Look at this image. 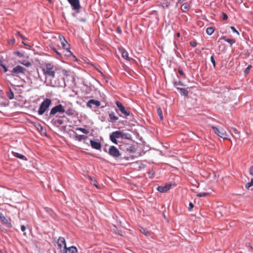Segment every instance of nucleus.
Returning a JSON list of instances; mask_svg holds the SVG:
<instances>
[{
  "instance_id": "nucleus-48",
  "label": "nucleus",
  "mask_w": 253,
  "mask_h": 253,
  "mask_svg": "<svg viewBox=\"0 0 253 253\" xmlns=\"http://www.w3.org/2000/svg\"><path fill=\"white\" fill-rule=\"evenodd\" d=\"M180 33H177V36L178 37H180Z\"/></svg>"
},
{
  "instance_id": "nucleus-43",
  "label": "nucleus",
  "mask_w": 253,
  "mask_h": 253,
  "mask_svg": "<svg viewBox=\"0 0 253 253\" xmlns=\"http://www.w3.org/2000/svg\"><path fill=\"white\" fill-rule=\"evenodd\" d=\"M253 166H251L250 168V174L252 175H253Z\"/></svg>"
},
{
  "instance_id": "nucleus-15",
  "label": "nucleus",
  "mask_w": 253,
  "mask_h": 253,
  "mask_svg": "<svg viewBox=\"0 0 253 253\" xmlns=\"http://www.w3.org/2000/svg\"><path fill=\"white\" fill-rule=\"evenodd\" d=\"M65 251L63 253H75L77 252V248L74 246H72L69 248H64Z\"/></svg>"
},
{
  "instance_id": "nucleus-29",
  "label": "nucleus",
  "mask_w": 253,
  "mask_h": 253,
  "mask_svg": "<svg viewBox=\"0 0 253 253\" xmlns=\"http://www.w3.org/2000/svg\"><path fill=\"white\" fill-rule=\"evenodd\" d=\"M157 113L160 117V119L161 120H163V112H162V109L160 108H158L157 109Z\"/></svg>"
},
{
  "instance_id": "nucleus-3",
  "label": "nucleus",
  "mask_w": 253,
  "mask_h": 253,
  "mask_svg": "<svg viewBox=\"0 0 253 253\" xmlns=\"http://www.w3.org/2000/svg\"><path fill=\"white\" fill-rule=\"evenodd\" d=\"M51 104V100L49 98H46L40 104V107L38 111L39 115H42L49 108Z\"/></svg>"
},
{
  "instance_id": "nucleus-31",
  "label": "nucleus",
  "mask_w": 253,
  "mask_h": 253,
  "mask_svg": "<svg viewBox=\"0 0 253 253\" xmlns=\"http://www.w3.org/2000/svg\"><path fill=\"white\" fill-rule=\"evenodd\" d=\"M20 63L27 67H30L32 65L31 62L26 61H23Z\"/></svg>"
},
{
  "instance_id": "nucleus-20",
  "label": "nucleus",
  "mask_w": 253,
  "mask_h": 253,
  "mask_svg": "<svg viewBox=\"0 0 253 253\" xmlns=\"http://www.w3.org/2000/svg\"><path fill=\"white\" fill-rule=\"evenodd\" d=\"M224 40L225 41L228 42L230 45H232L235 42V41L234 39H227L225 37H221L219 41Z\"/></svg>"
},
{
  "instance_id": "nucleus-4",
  "label": "nucleus",
  "mask_w": 253,
  "mask_h": 253,
  "mask_svg": "<svg viewBox=\"0 0 253 253\" xmlns=\"http://www.w3.org/2000/svg\"><path fill=\"white\" fill-rule=\"evenodd\" d=\"M26 69L20 65H17L15 67L9 70V72L13 76L20 77L25 75Z\"/></svg>"
},
{
  "instance_id": "nucleus-9",
  "label": "nucleus",
  "mask_w": 253,
  "mask_h": 253,
  "mask_svg": "<svg viewBox=\"0 0 253 253\" xmlns=\"http://www.w3.org/2000/svg\"><path fill=\"white\" fill-rule=\"evenodd\" d=\"M74 10H79L80 7L79 0H67Z\"/></svg>"
},
{
  "instance_id": "nucleus-16",
  "label": "nucleus",
  "mask_w": 253,
  "mask_h": 253,
  "mask_svg": "<svg viewBox=\"0 0 253 253\" xmlns=\"http://www.w3.org/2000/svg\"><path fill=\"white\" fill-rule=\"evenodd\" d=\"M121 53L122 54V57L126 59L127 61H130L131 60V58L128 56V52L124 49L122 48L120 49Z\"/></svg>"
},
{
  "instance_id": "nucleus-35",
  "label": "nucleus",
  "mask_w": 253,
  "mask_h": 253,
  "mask_svg": "<svg viewBox=\"0 0 253 253\" xmlns=\"http://www.w3.org/2000/svg\"><path fill=\"white\" fill-rule=\"evenodd\" d=\"M211 61L213 67H215L216 66V63H215V61L214 58L213 57V56H211Z\"/></svg>"
},
{
  "instance_id": "nucleus-22",
  "label": "nucleus",
  "mask_w": 253,
  "mask_h": 253,
  "mask_svg": "<svg viewBox=\"0 0 253 253\" xmlns=\"http://www.w3.org/2000/svg\"><path fill=\"white\" fill-rule=\"evenodd\" d=\"M12 153L14 156H15L18 158H19V159H22V160H26L25 156H24L23 155H22L21 154H19L17 152H12Z\"/></svg>"
},
{
  "instance_id": "nucleus-36",
  "label": "nucleus",
  "mask_w": 253,
  "mask_h": 253,
  "mask_svg": "<svg viewBox=\"0 0 253 253\" xmlns=\"http://www.w3.org/2000/svg\"><path fill=\"white\" fill-rule=\"evenodd\" d=\"M1 66L3 68V71H4V73H6L7 72H9V69H8L4 65L1 64Z\"/></svg>"
},
{
  "instance_id": "nucleus-40",
  "label": "nucleus",
  "mask_w": 253,
  "mask_h": 253,
  "mask_svg": "<svg viewBox=\"0 0 253 253\" xmlns=\"http://www.w3.org/2000/svg\"><path fill=\"white\" fill-rule=\"evenodd\" d=\"M231 29L232 30L233 32L236 33L238 35H239V33L236 30V29H235V28L234 27H233V26L231 27Z\"/></svg>"
},
{
  "instance_id": "nucleus-17",
  "label": "nucleus",
  "mask_w": 253,
  "mask_h": 253,
  "mask_svg": "<svg viewBox=\"0 0 253 253\" xmlns=\"http://www.w3.org/2000/svg\"><path fill=\"white\" fill-rule=\"evenodd\" d=\"M58 246L61 248L62 247L66 248V244L65 242V239L63 237H59L58 240Z\"/></svg>"
},
{
  "instance_id": "nucleus-19",
  "label": "nucleus",
  "mask_w": 253,
  "mask_h": 253,
  "mask_svg": "<svg viewBox=\"0 0 253 253\" xmlns=\"http://www.w3.org/2000/svg\"><path fill=\"white\" fill-rule=\"evenodd\" d=\"M64 113L69 116H71L74 115L75 111L72 107H69L67 109L65 108Z\"/></svg>"
},
{
  "instance_id": "nucleus-47",
  "label": "nucleus",
  "mask_w": 253,
  "mask_h": 253,
  "mask_svg": "<svg viewBox=\"0 0 253 253\" xmlns=\"http://www.w3.org/2000/svg\"><path fill=\"white\" fill-rule=\"evenodd\" d=\"M17 35L19 36V37H21V34L19 33V32H17Z\"/></svg>"
},
{
  "instance_id": "nucleus-5",
  "label": "nucleus",
  "mask_w": 253,
  "mask_h": 253,
  "mask_svg": "<svg viewBox=\"0 0 253 253\" xmlns=\"http://www.w3.org/2000/svg\"><path fill=\"white\" fill-rule=\"evenodd\" d=\"M211 128L213 129L215 134L217 136L223 139L227 138L228 134L224 128L221 127H217L214 126H212Z\"/></svg>"
},
{
  "instance_id": "nucleus-46",
  "label": "nucleus",
  "mask_w": 253,
  "mask_h": 253,
  "mask_svg": "<svg viewBox=\"0 0 253 253\" xmlns=\"http://www.w3.org/2000/svg\"><path fill=\"white\" fill-rule=\"evenodd\" d=\"M62 122H62V121H61V120H58V124H59L60 125L62 124Z\"/></svg>"
},
{
  "instance_id": "nucleus-32",
  "label": "nucleus",
  "mask_w": 253,
  "mask_h": 253,
  "mask_svg": "<svg viewBox=\"0 0 253 253\" xmlns=\"http://www.w3.org/2000/svg\"><path fill=\"white\" fill-rule=\"evenodd\" d=\"M26 229V227L25 225H21V231H22V232H24V233H23V235H24V236H25V237H26V236H27L26 233V232H25V231Z\"/></svg>"
},
{
  "instance_id": "nucleus-33",
  "label": "nucleus",
  "mask_w": 253,
  "mask_h": 253,
  "mask_svg": "<svg viewBox=\"0 0 253 253\" xmlns=\"http://www.w3.org/2000/svg\"><path fill=\"white\" fill-rule=\"evenodd\" d=\"M208 195V193H206V192H204V193H199L197 195V196L199 197H205L207 195Z\"/></svg>"
},
{
  "instance_id": "nucleus-45",
  "label": "nucleus",
  "mask_w": 253,
  "mask_h": 253,
  "mask_svg": "<svg viewBox=\"0 0 253 253\" xmlns=\"http://www.w3.org/2000/svg\"><path fill=\"white\" fill-rule=\"evenodd\" d=\"M62 37H63L62 36H59V38L60 39V41L61 42H62V41H63V39L62 38Z\"/></svg>"
},
{
  "instance_id": "nucleus-18",
  "label": "nucleus",
  "mask_w": 253,
  "mask_h": 253,
  "mask_svg": "<svg viewBox=\"0 0 253 253\" xmlns=\"http://www.w3.org/2000/svg\"><path fill=\"white\" fill-rule=\"evenodd\" d=\"M62 38L63 39V41H62V42H61L62 46L63 48L66 50L67 51H69L70 52V51L69 50V44L68 43L64 37H62Z\"/></svg>"
},
{
  "instance_id": "nucleus-30",
  "label": "nucleus",
  "mask_w": 253,
  "mask_h": 253,
  "mask_svg": "<svg viewBox=\"0 0 253 253\" xmlns=\"http://www.w3.org/2000/svg\"><path fill=\"white\" fill-rule=\"evenodd\" d=\"M253 185V178H252L250 182L246 184L245 187L247 189H249Z\"/></svg>"
},
{
  "instance_id": "nucleus-42",
  "label": "nucleus",
  "mask_w": 253,
  "mask_h": 253,
  "mask_svg": "<svg viewBox=\"0 0 253 253\" xmlns=\"http://www.w3.org/2000/svg\"><path fill=\"white\" fill-rule=\"evenodd\" d=\"M169 3L168 2L162 3V4H161L162 6H163L164 7H166V6H168L169 5Z\"/></svg>"
},
{
  "instance_id": "nucleus-23",
  "label": "nucleus",
  "mask_w": 253,
  "mask_h": 253,
  "mask_svg": "<svg viewBox=\"0 0 253 253\" xmlns=\"http://www.w3.org/2000/svg\"><path fill=\"white\" fill-rule=\"evenodd\" d=\"M189 8V5L187 3H184L181 6V9L183 11L188 10Z\"/></svg>"
},
{
  "instance_id": "nucleus-34",
  "label": "nucleus",
  "mask_w": 253,
  "mask_h": 253,
  "mask_svg": "<svg viewBox=\"0 0 253 253\" xmlns=\"http://www.w3.org/2000/svg\"><path fill=\"white\" fill-rule=\"evenodd\" d=\"M221 17L223 20H226L228 19L227 15L224 12L222 13Z\"/></svg>"
},
{
  "instance_id": "nucleus-12",
  "label": "nucleus",
  "mask_w": 253,
  "mask_h": 253,
  "mask_svg": "<svg viewBox=\"0 0 253 253\" xmlns=\"http://www.w3.org/2000/svg\"><path fill=\"white\" fill-rule=\"evenodd\" d=\"M90 143L92 148L96 150H100L101 149V145L100 142L93 140H90Z\"/></svg>"
},
{
  "instance_id": "nucleus-10",
  "label": "nucleus",
  "mask_w": 253,
  "mask_h": 253,
  "mask_svg": "<svg viewBox=\"0 0 253 253\" xmlns=\"http://www.w3.org/2000/svg\"><path fill=\"white\" fill-rule=\"evenodd\" d=\"M171 187V184H167L165 186H158L157 188V189L158 191L161 193H165L167 192L170 189Z\"/></svg>"
},
{
  "instance_id": "nucleus-41",
  "label": "nucleus",
  "mask_w": 253,
  "mask_h": 253,
  "mask_svg": "<svg viewBox=\"0 0 253 253\" xmlns=\"http://www.w3.org/2000/svg\"><path fill=\"white\" fill-rule=\"evenodd\" d=\"M193 207H194L193 204L192 203H190L189 204L188 210L189 211H191L192 208H193Z\"/></svg>"
},
{
  "instance_id": "nucleus-7",
  "label": "nucleus",
  "mask_w": 253,
  "mask_h": 253,
  "mask_svg": "<svg viewBox=\"0 0 253 253\" xmlns=\"http://www.w3.org/2000/svg\"><path fill=\"white\" fill-rule=\"evenodd\" d=\"M108 153L111 156L115 158L121 156L119 150L114 146H111L109 147Z\"/></svg>"
},
{
  "instance_id": "nucleus-28",
  "label": "nucleus",
  "mask_w": 253,
  "mask_h": 253,
  "mask_svg": "<svg viewBox=\"0 0 253 253\" xmlns=\"http://www.w3.org/2000/svg\"><path fill=\"white\" fill-rule=\"evenodd\" d=\"M76 129L81 131L82 133H83L85 134H87L89 133L88 130H87L85 128H84L78 127Z\"/></svg>"
},
{
  "instance_id": "nucleus-6",
  "label": "nucleus",
  "mask_w": 253,
  "mask_h": 253,
  "mask_svg": "<svg viewBox=\"0 0 253 253\" xmlns=\"http://www.w3.org/2000/svg\"><path fill=\"white\" fill-rule=\"evenodd\" d=\"M65 108L61 104H58L54 107H53L49 113V115L50 116H54L56 113H59L60 114H62L64 113Z\"/></svg>"
},
{
  "instance_id": "nucleus-27",
  "label": "nucleus",
  "mask_w": 253,
  "mask_h": 253,
  "mask_svg": "<svg viewBox=\"0 0 253 253\" xmlns=\"http://www.w3.org/2000/svg\"><path fill=\"white\" fill-rule=\"evenodd\" d=\"M179 90L180 91V93L182 95H183L184 96H187L188 94V91L187 89L183 88H179Z\"/></svg>"
},
{
  "instance_id": "nucleus-39",
  "label": "nucleus",
  "mask_w": 253,
  "mask_h": 253,
  "mask_svg": "<svg viewBox=\"0 0 253 253\" xmlns=\"http://www.w3.org/2000/svg\"><path fill=\"white\" fill-rule=\"evenodd\" d=\"M190 44L193 47H195L197 45V42H195V41H191L190 42Z\"/></svg>"
},
{
  "instance_id": "nucleus-50",
  "label": "nucleus",
  "mask_w": 253,
  "mask_h": 253,
  "mask_svg": "<svg viewBox=\"0 0 253 253\" xmlns=\"http://www.w3.org/2000/svg\"><path fill=\"white\" fill-rule=\"evenodd\" d=\"M93 184L95 186V187H97V185L95 183H94Z\"/></svg>"
},
{
  "instance_id": "nucleus-13",
  "label": "nucleus",
  "mask_w": 253,
  "mask_h": 253,
  "mask_svg": "<svg viewBox=\"0 0 253 253\" xmlns=\"http://www.w3.org/2000/svg\"><path fill=\"white\" fill-rule=\"evenodd\" d=\"M0 219L4 224H6L7 227H11L12 226L11 223L9 222L8 219H7L1 212H0Z\"/></svg>"
},
{
  "instance_id": "nucleus-44",
  "label": "nucleus",
  "mask_w": 253,
  "mask_h": 253,
  "mask_svg": "<svg viewBox=\"0 0 253 253\" xmlns=\"http://www.w3.org/2000/svg\"><path fill=\"white\" fill-rule=\"evenodd\" d=\"M178 73H179L180 75H184V72H183V71L182 70H181V69H178Z\"/></svg>"
},
{
  "instance_id": "nucleus-2",
  "label": "nucleus",
  "mask_w": 253,
  "mask_h": 253,
  "mask_svg": "<svg viewBox=\"0 0 253 253\" xmlns=\"http://www.w3.org/2000/svg\"><path fill=\"white\" fill-rule=\"evenodd\" d=\"M131 139V135L124 131H115L110 134V139L114 144H118L117 139Z\"/></svg>"
},
{
  "instance_id": "nucleus-8",
  "label": "nucleus",
  "mask_w": 253,
  "mask_h": 253,
  "mask_svg": "<svg viewBox=\"0 0 253 253\" xmlns=\"http://www.w3.org/2000/svg\"><path fill=\"white\" fill-rule=\"evenodd\" d=\"M116 104L122 114L126 116H128L130 115L129 111L126 110L121 102L116 101Z\"/></svg>"
},
{
  "instance_id": "nucleus-14",
  "label": "nucleus",
  "mask_w": 253,
  "mask_h": 253,
  "mask_svg": "<svg viewBox=\"0 0 253 253\" xmlns=\"http://www.w3.org/2000/svg\"><path fill=\"white\" fill-rule=\"evenodd\" d=\"M109 118L108 121L109 122L112 123L115 122L119 119L118 117L115 115V113L113 112L109 113Z\"/></svg>"
},
{
  "instance_id": "nucleus-1",
  "label": "nucleus",
  "mask_w": 253,
  "mask_h": 253,
  "mask_svg": "<svg viewBox=\"0 0 253 253\" xmlns=\"http://www.w3.org/2000/svg\"><path fill=\"white\" fill-rule=\"evenodd\" d=\"M42 73L45 77V84L51 86H59L60 85L59 79L60 74H65L66 71L61 69L52 63L46 62L41 66Z\"/></svg>"
},
{
  "instance_id": "nucleus-11",
  "label": "nucleus",
  "mask_w": 253,
  "mask_h": 253,
  "mask_svg": "<svg viewBox=\"0 0 253 253\" xmlns=\"http://www.w3.org/2000/svg\"><path fill=\"white\" fill-rule=\"evenodd\" d=\"M100 104L101 103L100 101L94 99H90L87 102L86 106L87 107L91 108V105H94L96 107H98Z\"/></svg>"
},
{
  "instance_id": "nucleus-24",
  "label": "nucleus",
  "mask_w": 253,
  "mask_h": 253,
  "mask_svg": "<svg viewBox=\"0 0 253 253\" xmlns=\"http://www.w3.org/2000/svg\"><path fill=\"white\" fill-rule=\"evenodd\" d=\"M140 231L144 234L145 236H148L150 235V232L149 231L146 230L145 228L143 227H140L139 229Z\"/></svg>"
},
{
  "instance_id": "nucleus-25",
  "label": "nucleus",
  "mask_w": 253,
  "mask_h": 253,
  "mask_svg": "<svg viewBox=\"0 0 253 253\" xmlns=\"http://www.w3.org/2000/svg\"><path fill=\"white\" fill-rule=\"evenodd\" d=\"M7 96L10 100L14 98V94L11 89L7 92Z\"/></svg>"
},
{
  "instance_id": "nucleus-49",
  "label": "nucleus",
  "mask_w": 253,
  "mask_h": 253,
  "mask_svg": "<svg viewBox=\"0 0 253 253\" xmlns=\"http://www.w3.org/2000/svg\"><path fill=\"white\" fill-rule=\"evenodd\" d=\"M20 38L22 39H24V38L23 37V36L21 35V36L20 37Z\"/></svg>"
},
{
  "instance_id": "nucleus-38",
  "label": "nucleus",
  "mask_w": 253,
  "mask_h": 253,
  "mask_svg": "<svg viewBox=\"0 0 253 253\" xmlns=\"http://www.w3.org/2000/svg\"><path fill=\"white\" fill-rule=\"evenodd\" d=\"M14 53L19 57H22L23 56V54L19 51H15Z\"/></svg>"
},
{
  "instance_id": "nucleus-21",
  "label": "nucleus",
  "mask_w": 253,
  "mask_h": 253,
  "mask_svg": "<svg viewBox=\"0 0 253 253\" xmlns=\"http://www.w3.org/2000/svg\"><path fill=\"white\" fill-rule=\"evenodd\" d=\"M76 140L79 141H81L82 140H84L87 138V136L84 135H79L76 134L75 137Z\"/></svg>"
},
{
  "instance_id": "nucleus-37",
  "label": "nucleus",
  "mask_w": 253,
  "mask_h": 253,
  "mask_svg": "<svg viewBox=\"0 0 253 253\" xmlns=\"http://www.w3.org/2000/svg\"><path fill=\"white\" fill-rule=\"evenodd\" d=\"M252 68V66L251 65H249L246 68V69L245 70V74H248L249 72V71L251 69V68Z\"/></svg>"
},
{
  "instance_id": "nucleus-26",
  "label": "nucleus",
  "mask_w": 253,
  "mask_h": 253,
  "mask_svg": "<svg viewBox=\"0 0 253 253\" xmlns=\"http://www.w3.org/2000/svg\"><path fill=\"white\" fill-rule=\"evenodd\" d=\"M214 31V28L213 27H208L207 29L206 33L209 35H212L213 34Z\"/></svg>"
}]
</instances>
